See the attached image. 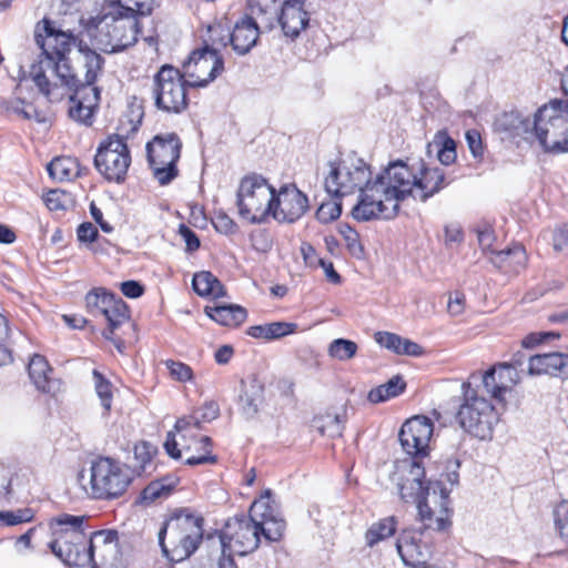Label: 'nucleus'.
Returning <instances> with one entry per match:
<instances>
[{"label":"nucleus","instance_id":"nucleus-24","mask_svg":"<svg viewBox=\"0 0 568 568\" xmlns=\"http://www.w3.org/2000/svg\"><path fill=\"white\" fill-rule=\"evenodd\" d=\"M79 64H80V88L84 90L99 89L95 83L104 71V58L92 49L82 39L78 42Z\"/></svg>","mask_w":568,"mask_h":568},{"label":"nucleus","instance_id":"nucleus-14","mask_svg":"<svg viewBox=\"0 0 568 568\" xmlns=\"http://www.w3.org/2000/svg\"><path fill=\"white\" fill-rule=\"evenodd\" d=\"M130 164L131 154L124 136L112 134L99 144L94 166L109 182L122 183Z\"/></svg>","mask_w":568,"mask_h":568},{"label":"nucleus","instance_id":"nucleus-15","mask_svg":"<svg viewBox=\"0 0 568 568\" xmlns=\"http://www.w3.org/2000/svg\"><path fill=\"white\" fill-rule=\"evenodd\" d=\"M219 539L222 551L245 556L258 547L260 526L251 514L233 517L226 521Z\"/></svg>","mask_w":568,"mask_h":568},{"label":"nucleus","instance_id":"nucleus-2","mask_svg":"<svg viewBox=\"0 0 568 568\" xmlns=\"http://www.w3.org/2000/svg\"><path fill=\"white\" fill-rule=\"evenodd\" d=\"M425 467L415 458L396 465L390 479L396 484L400 498L417 504L425 529L444 530L448 525L449 491L442 481L424 483Z\"/></svg>","mask_w":568,"mask_h":568},{"label":"nucleus","instance_id":"nucleus-63","mask_svg":"<svg viewBox=\"0 0 568 568\" xmlns=\"http://www.w3.org/2000/svg\"><path fill=\"white\" fill-rule=\"evenodd\" d=\"M559 337H560V334L555 333V332L530 334L523 339V346L526 348H530V347H534L535 345L545 343L548 339H557Z\"/></svg>","mask_w":568,"mask_h":568},{"label":"nucleus","instance_id":"nucleus-35","mask_svg":"<svg viewBox=\"0 0 568 568\" xmlns=\"http://www.w3.org/2000/svg\"><path fill=\"white\" fill-rule=\"evenodd\" d=\"M52 372L48 361L39 354L33 355L28 366L29 376L40 392L50 393L53 390L54 381L49 374Z\"/></svg>","mask_w":568,"mask_h":568},{"label":"nucleus","instance_id":"nucleus-62","mask_svg":"<svg viewBox=\"0 0 568 568\" xmlns=\"http://www.w3.org/2000/svg\"><path fill=\"white\" fill-rule=\"evenodd\" d=\"M444 242L447 247H450L454 244H459L464 240L463 229L459 223L452 222L446 224L444 227Z\"/></svg>","mask_w":568,"mask_h":568},{"label":"nucleus","instance_id":"nucleus-7","mask_svg":"<svg viewBox=\"0 0 568 568\" xmlns=\"http://www.w3.org/2000/svg\"><path fill=\"white\" fill-rule=\"evenodd\" d=\"M85 516L60 514L49 520L52 540L51 551L69 566H81V552L85 550Z\"/></svg>","mask_w":568,"mask_h":568},{"label":"nucleus","instance_id":"nucleus-9","mask_svg":"<svg viewBox=\"0 0 568 568\" xmlns=\"http://www.w3.org/2000/svg\"><path fill=\"white\" fill-rule=\"evenodd\" d=\"M29 77L48 101L58 102L65 95L80 88L82 81L69 63L68 57L54 59L51 68H47L44 62L32 63Z\"/></svg>","mask_w":568,"mask_h":568},{"label":"nucleus","instance_id":"nucleus-5","mask_svg":"<svg viewBox=\"0 0 568 568\" xmlns=\"http://www.w3.org/2000/svg\"><path fill=\"white\" fill-rule=\"evenodd\" d=\"M203 521L186 510L175 511L159 531L163 554L176 562L189 558L203 539Z\"/></svg>","mask_w":568,"mask_h":568},{"label":"nucleus","instance_id":"nucleus-8","mask_svg":"<svg viewBox=\"0 0 568 568\" xmlns=\"http://www.w3.org/2000/svg\"><path fill=\"white\" fill-rule=\"evenodd\" d=\"M463 403L457 412V420L469 435L480 439L493 438L494 426L498 423V415L491 403L479 396L470 383H464Z\"/></svg>","mask_w":568,"mask_h":568},{"label":"nucleus","instance_id":"nucleus-23","mask_svg":"<svg viewBox=\"0 0 568 568\" xmlns=\"http://www.w3.org/2000/svg\"><path fill=\"white\" fill-rule=\"evenodd\" d=\"M423 535L422 529H404L400 531L396 541V549L405 566L418 567L426 564L429 557V547L423 540Z\"/></svg>","mask_w":568,"mask_h":568},{"label":"nucleus","instance_id":"nucleus-17","mask_svg":"<svg viewBox=\"0 0 568 568\" xmlns=\"http://www.w3.org/2000/svg\"><path fill=\"white\" fill-rule=\"evenodd\" d=\"M184 77H189V87H206L224 70V61L217 49L204 45L194 50L183 64Z\"/></svg>","mask_w":568,"mask_h":568},{"label":"nucleus","instance_id":"nucleus-27","mask_svg":"<svg viewBox=\"0 0 568 568\" xmlns=\"http://www.w3.org/2000/svg\"><path fill=\"white\" fill-rule=\"evenodd\" d=\"M70 94L69 116L84 125H91L94 109L100 100V89H75Z\"/></svg>","mask_w":568,"mask_h":568},{"label":"nucleus","instance_id":"nucleus-12","mask_svg":"<svg viewBox=\"0 0 568 568\" xmlns=\"http://www.w3.org/2000/svg\"><path fill=\"white\" fill-rule=\"evenodd\" d=\"M131 481L130 468L111 458H99L91 466V495L93 498H116L125 493Z\"/></svg>","mask_w":568,"mask_h":568},{"label":"nucleus","instance_id":"nucleus-16","mask_svg":"<svg viewBox=\"0 0 568 568\" xmlns=\"http://www.w3.org/2000/svg\"><path fill=\"white\" fill-rule=\"evenodd\" d=\"M199 432L192 430V435L189 438H184L182 432H169L164 443L166 453L174 459H180L184 456V463L190 466L215 464L217 459L211 453V438L200 435Z\"/></svg>","mask_w":568,"mask_h":568},{"label":"nucleus","instance_id":"nucleus-28","mask_svg":"<svg viewBox=\"0 0 568 568\" xmlns=\"http://www.w3.org/2000/svg\"><path fill=\"white\" fill-rule=\"evenodd\" d=\"M261 33L260 24L252 17L244 16L237 20L230 31L232 49L239 54L248 53L257 43Z\"/></svg>","mask_w":568,"mask_h":568},{"label":"nucleus","instance_id":"nucleus-11","mask_svg":"<svg viewBox=\"0 0 568 568\" xmlns=\"http://www.w3.org/2000/svg\"><path fill=\"white\" fill-rule=\"evenodd\" d=\"M189 81L179 69L164 64L153 77L152 99L158 110L166 114H181L189 108Z\"/></svg>","mask_w":568,"mask_h":568},{"label":"nucleus","instance_id":"nucleus-22","mask_svg":"<svg viewBox=\"0 0 568 568\" xmlns=\"http://www.w3.org/2000/svg\"><path fill=\"white\" fill-rule=\"evenodd\" d=\"M434 432L432 420L425 416H415L406 420L398 434L403 449L414 457L427 455Z\"/></svg>","mask_w":568,"mask_h":568},{"label":"nucleus","instance_id":"nucleus-4","mask_svg":"<svg viewBox=\"0 0 568 568\" xmlns=\"http://www.w3.org/2000/svg\"><path fill=\"white\" fill-rule=\"evenodd\" d=\"M81 23L97 48L106 53L122 51L138 41L139 20L134 14H126L121 6L108 3L101 14L90 17Z\"/></svg>","mask_w":568,"mask_h":568},{"label":"nucleus","instance_id":"nucleus-59","mask_svg":"<svg viewBox=\"0 0 568 568\" xmlns=\"http://www.w3.org/2000/svg\"><path fill=\"white\" fill-rule=\"evenodd\" d=\"M552 248L557 253L568 254V225L562 224L554 230Z\"/></svg>","mask_w":568,"mask_h":568},{"label":"nucleus","instance_id":"nucleus-55","mask_svg":"<svg viewBox=\"0 0 568 568\" xmlns=\"http://www.w3.org/2000/svg\"><path fill=\"white\" fill-rule=\"evenodd\" d=\"M554 517H555V525H556V528H557L560 537L568 545V501L567 500H564L556 506V508L554 510Z\"/></svg>","mask_w":568,"mask_h":568},{"label":"nucleus","instance_id":"nucleus-21","mask_svg":"<svg viewBox=\"0 0 568 568\" xmlns=\"http://www.w3.org/2000/svg\"><path fill=\"white\" fill-rule=\"evenodd\" d=\"M251 516L260 526V536L267 541H278L284 535L285 520L281 516L272 491L266 489L251 506Z\"/></svg>","mask_w":568,"mask_h":568},{"label":"nucleus","instance_id":"nucleus-46","mask_svg":"<svg viewBox=\"0 0 568 568\" xmlns=\"http://www.w3.org/2000/svg\"><path fill=\"white\" fill-rule=\"evenodd\" d=\"M338 232L343 236L349 254L356 258H363L365 252L364 246L359 241V234L348 224H342L338 229Z\"/></svg>","mask_w":568,"mask_h":568},{"label":"nucleus","instance_id":"nucleus-41","mask_svg":"<svg viewBox=\"0 0 568 568\" xmlns=\"http://www.w3.org/2000/svg\"><path fill=\"white\" fill-rule=\"evenodd\" d=\"M406 387L404 379L396 375L387 383L382 384L369 390L367 399L373 404L386 402L390 398L399 396Z\"/></svg>","mask_w":568,"mask_h":568},{"label":"nucleus","instance_id":"nucleus-45","mask_svg":"<svg viewBox=\"0 0 568 568\" xmlns=\"http://www.w3.org/2000/svg\"><path fill=\"white\" fill-rule=\"evenodd\" d=\"M115 295L108 293L103 288H94L90 291L85 296V303L89 312L94 315L103 314L104 310L112 303Z\"/></svg>","mask_w":568,"mask_h":568},{"label":"nucleus","instance_id":"nucleus-49","mask_svg":"<svg viewBox=\"0 0 568 568\" xmlns=\"http://www.w3.org/2000/svg\"><path fill=\"white\" fill-rule=\"evenodd\" d=\"M483 385L487 393L495 399L503 402L506 394V384L499 381L496 368L491 367L483 375Z\"/></svg>","mask_w":568,"mask_h":568},{"label":"nucleus","instance_id":"nucleus-60","mask_svg":"<svg viewBox=\"0 0 568 568\" xmlns=\"http://www.w3.org/2000/svg\"><path fill=\"white\" fill-rule=\"evenodd\" d=\"M215 230L222 234H233L237 230L236 223L224 212H217L213 219Z\"/></svg>","mask_w":568,"mask_h":568},{"label":"nucleus","instance_id":"nucleus-31","mask_svg":"<svg viewBox=\"0 0 568 568\" xmlns=\"http://www.w3.org/2000/svg\"><path fill=\"white\" fill-rule=\"evenodd\" d=\"M250 16L260 24V29L272 30L277 23L281 3L278 0H250Z\"/></svg>","mask_w":568,"mask_h":568},{"label":"nucleus","instance_id":"nucleus-10","mask_svg":"<svg viewBox=\"0 0 568 568\" xmlns=\"http://www.w3.org/2000/svg\"><path fill=\"white\" fill-rule=\"evenodd\" d=\"M275 189L260 174L244 176L236 193L241 219L251 224H263L271 215Z\"/></svg>","mask_w":568,"mask_h":568},{"label":"nucleus","instance_id":"nucleus-3","mask_svg":"<svg viewBox=\"0 0 568 568\" xmlns=\"http://www.w3.org/2000/svg\"><path fill=\"white\" fill-rule=\"evenodd\" d=\"M387 178L389 207L386 219L397 214L398 203L407 196L425 202L445 186L444 171L440 168H428L423 162L416 170L402 160L390 162L387 165Z\"/></svg>","mask_w":568,"mask_h":568},{"label":"nucleus","instance_id":"nucleus-64","mask_svg":"<svg viewBox=\"0 0 568 568\" xmlns=\"http://www.w3.org/2000/svg\"><path fill=\"white\" fill-rule=\"evenodd\" d=\"M179 233L184 240L186 244V250L189 252H194L200 247V240L195 232H193L190 227L184 224L180 225Z\"/></svg>","mask_w":568,"mask_h":568},{"label":"nucleus","instance_id":"nucleus-30","mask_svg":"<svg viewBox=\"0 0 568 568\" xmlns=\"http://www.w3.org/2000/svg\"><path fill=\"white\" fill-rule=\"evenodd\" d=\"M219 414L220 409L215 403H206L201 410L179 418L174 425V430L182 432L183 437L189 438V436L192 435V430H201L203 423L214 420L217 418Z\"/></svg>","mask_w":568,"mask_h":568},{"label":"nucleus","instance_id":"nucleus-47","mask_svg":"<svg viewBox=\"0 0 568 568\" xmlns=\"http://www.w3.org/2000/svg\"><path fill=\"white\" fill-rule=\"evenodd\" d=\"M110 3L121 6L126 14H134L138 19L151 14L154 8V0H116Z\"/></svg>","mask_w":568,"mask_h":568},{"label":"nucleus","instance_id":"nucleus-6","mask_svg":"<svg viewBox=\"0 0 568 568\" xmlns=\"http://www.w3.org/2000/svg\"><path fill=\"white\" fill-rule=\"evenodd\" d=\"M531 135L546 153H568V103L555 100L540 108L532 121Z\"/></svg>","mask_w":568,"mask_h":568},{"label":"nucleus","instance_id":"nucleus-57","mask_svg":"<svg viewBox=\"0 0 568 568\" xmlns=\"http://www.w3.org/2000/svg\"><path fill=\"white\" fill-rule=\"evenodd\" d=\"M496 368V374L498 376V379L506 384V390H510L511 387L520 382V376L518 371L514 369L511 365H508L506 363H501L497 366H494Z\"/></svg>","mask_w":568,"mask_h":568},{"label":"nucleus","instance_id":"nucleus-53","mask_svg":"<svg viewBox=\"0 0 568 568\" xmlns=\"http://www.w3.org/2000/svg\"><path fill=\"white\" fill-rule=\"evenodd\" d=\"M34 517L31 508L0 511V523L4 526H17L23 523H30Z\"/></svg>","mask_w":568,"mask_h":568},{"label":"nucleus","instance_id":"nucleus-37","mask_svg":"<svg viewBox=\"0 0 568 568\" xmlns=\"http://www.w3.org/2000/svg\"><path fill=\"white\" fill-rule=\"evenodd\" d=\"M192 286L200 296L219 298L226 295L223 284L215 275L207 271L195 273L192 280Z\"/></svg>","mask_w":568,"mask_h":568},{"label":"nucleus","instance_id":"nucleus-36","mask_svg":"<svg viewBox=\"0 0 568 568\" xmlns=\"http://www.w3.org/2000/svg\"><path fill=\"white\" fill-rule=\"evenodd\" d=\"M297 331L296 323L272 322L262 325H254L247 328V335L253 338L265 341L278 339Z\"/></svg>","mask_w":568,"mask_h":568},{"label":"nucleus","instance_id":"nucleus-38","mask_svg":"<svg viewBox=\"0 0 568 568\" xmlns=\"http://www.w3.org/2000/svg\"><path fill=\"white\" fill-rule=\"evenodd\" d=\"M102 316L108 322V328L103 331V336L111 341H113L114 331L130 318L126 304L118 296L104 310Z\"/></svg>","mask_w":568,"mask_h":568},{"label":"nucleus","instance_id":"nucleus-58","mask_svg":"<svg viewBox=\"0 0 568 568\" xmlns=\"http://www.w3.org/2000/svg\"><path fill=\"white\" fill-rule=\"evenodd\" d=\"M154 453V448L146 442H141L134 446V458L136 459L141 470H146Z\"/></svg>","mask_w":568,"mask_h":568},{"label":"nucleus","instance_id":"nucleus-43","mask_svg":"<svg viewBox=\"0 0 568 568\" xmlns=\"http://www.w3.org/2000/svg\"><path fill=\"white\" fill-rule=\"evenodd\" d=\"M345 415L326 412L313 419L314 427L328 437H338L343 433Z\"/></svg>","mask_w":568,"mask_h":568},{"label":"nucleus","instance_id":"nucleus-52","mask_svg":"<svg viewBox=\"0 0 568 568\" xmlns=\"http://www.w3.org/2000/svg\"><path fill=\"white\" fill-rule=\"evenodd\" d=\"M342 214V203L336 200L324 202L315 213V217L323 224H328L337 220Z\"/></svg>","mask_w":568,"mask_h":568},{"label":"nucleus","instance_id":"nucleus-44","mask_svg":"<svg viewBox=\"0 0 568 568\" xmlns=\"http://www.w3.org/2000/svg\"><path fill=\"white\" fill-rule=\"evenodd\" d=\"M358 346L355 342L346 338H336L329 343L327 354L339 362H347L356 356Z\"/></svg>","mask_w":568,"mask_h":568},{"label":"nucleus","instance_id":"nucleus-26","mask_svg":"<svg viewBox=\"0 0 568 568\" xmlns=\"http://www.w3.org/2000/svg\"><path fill=\"white\" fill-rule=\"evenodd\" d=\"M528 374L530 376L549 375L565 379L568 377V354L552 352L530 356Z\"/></svg>","mask_w":568,"mask_h":568},{"label":"nucleus","instance_id":"nucleus-19","mask_svg":"<svg viewBox=\"0 0 568 568\" xmlns=\"http://www.w3.org/2000/svg\"><path fill=\"white\" fill-rule=\"evenodd\" d=\"M310 209L308 197L295 184H285L274 191L271 215L280 223H295Z\"/></svg>","mask_w":568,"mask_h":568},{"label":"nucleus","instance_id":"nucleus-39","mask_svg":"<svg viewBox=\"0 0 568 568\" xmlns=\"http://www.w3.org/2000/svg\"><path fill=\"white\" fill-rule=\"evenodd\" d=\"M497 126L511 136L532 133V122L518 111L505 112L498 118Z\"/></svg>","mask_w":568,"mask_h":568},{"label":"nucleus","instance_id":"nucleus-54","mask_svg":"<svg viewBox=\"0 0 568 568\" xmlns=\"http://www.w3.org/2000/svg\"><path fill=\"white\" fill-rule=\"evenodd\" d=\"M164 364L173 379L181 383L190 382L193 379V371L187 364L173 359H168L164 362Z\"/></svg>","mask_w":568,"mask_h":568},{"label":"nucleus","instance_id":"nucleus-32","mask_svg":"<svg viewBox=\"0 0 568 568\" xmlns=\"http://www.w3.org/2000/svg\"><path fill=\"white\" fill-rule=\"evenodd\" d=\"M374 339L382 347L397 355L419 356L423 354V347L420 345L395 333L377 332L374 335Z\"/></svg>","mask_w":568,"mask_h":568},{"label":"nucleus","instance_id":"nucleus-61","mask_svg":"<svg viewBox=\"0 0 568 568\" xmlns=\"http://www.w3.org/2000/svg\"><path fill=\"white\" fill-rule=\"evenodd\" d=\"M68 195L60 190H51L44 196V203L50 211H60L65 209Z\"/></svg>","mask_w":568,"mask_h":568},{"label":"nucleus","instance_id":"nucleus-51","mask_svg":"<svg viewBox=\"0 0 568 568\" xmlns=\"http://www.w3.org/2000/svg\"><path fill=\"white\" fill-rule=\"evenodd\" d=\"M435 143L442 145L437 152L439 162L444 165H449L456 160V143L446 134H438Z\"/></svg>","mask_w":568,"mask_h":568},{"label":"nucleus","instance_id":"nucleus-13","mask_svg":"<svg viewBox=\"0 0 568 568\" xmlns=\"http://www.w3.org/2000/svg\"><path fill=\"white\" fill-rule=\"evenodd\" d=\"M182 142L176 133L155 135L146 144V153L153 175L161 185L169 184L178 175Z\"/></svg>","mask_w":568,"mask_h":568},{"label":"nucleus","instance_id":"nucleus-25","mask_svg":"<svg viewBox=\"0 0 568 568\" xmlns=\"http://www.w3.org/2000/svg\"><path fill=\"white\" fill-rule=\"evenodd\" d=\"M310 22V14L303 0H285L281 4L277 23L285 37L295 39Z\"/></svg>","mask_w":568,"mask_h":568},{"label":"nucleus","instance_id":"nucleus-50","mask_svg":"<svg viewBox=\"0 0 568 568\" xmlns=\"http://www.w3.org/2000/svg\"><path fill=\"white\" fill-rule=\"evenodd\" d=\"M173 488L172 483H164V480L151 481L141 493V499L144 503H153L160 498L169 496Z\"/></svg>","mask_w":568,"mask_h":568},{"label":"nucleus","instance_id":"nucleus-34","mask_svg":"<svg viewBox=\"0 0 568 568\" xmlns=\"http://www.w3.org/2000/svg\"><path fill=\"white\" fill-rule=\"evenodd\" d=\"M490 261L499 268L518 273L527 265V253L521 244L494 252Z\"/></svg>","mask_w":568,"mask_h":568},{"label":"nucleus","instance_id":"nucleus-29","mask_svg":"<svg viewBox=\"0 0 568 568\" xmlns=\"http://www.w3.org/2000/svg\"><path fill=\"white\" fill-rule=\"evenodd\" d=\"M264 398V385L256 375L240 382L239 405L245 418H254Z\"/></svg>","mask_w":568,"mask_h":568},{"label":"nucleus","instance_id":"nucleus-1","mask_svg":"<svg viewBox=\"0 0 568 568\" xmlns=\"http://www.w3.org/2000/svg\"><path fill=\"white\" fill-rule=\"evenodd\" d=\"M388 184L387 166L373 178L371 165L355 154H349L337 163L331 162L324 181L326 192L337 199L359 192L358 202L352 210V215L357 221L386 219L389 207L386 193Z\"/></svg>","mask_w":568,"mask_h":568},{"label":"nucleus","instance_id":"nucleus-40","mask_svg":"<svg viewBox=\"0 0 568 568\" xmlns=\"http://www.w3.org/2000/svg\"><path fill=\"white\" fill-rule=\"evenodd\" d=\"M397 524L395 516H388L373 523L364 536L366 546L372 548L392 537L396 532Z\"/></svg>","mask_w":568,"mask_h":568},{"label":"nucleus","instance_id":"nucleus-42","mask_svg":"<svg viewBox=\"0 0 568 568\" xmlns=\"http://www.w3.org/2000/svg\"><path fill=\"white\" fill-rule=\"evenodd\" d=\"M47 169L50 176L58 181H69L79 175V163L77 159L70 156L53 159Z\"/></svg>","mask_w":568,"mask_h":568},{"label":"nucleus","instance_id":"nucleus-20","mask_svg":"<svg viewBox=\"0 0 568 568\" xmlns=\"http://www.w3.org/2000/svg\"><path fill=\"white\" fill-rule=\"evenodd\" d=\"M44 36L40 32V23L36 31V42L42 50L43 58L38 62H44L47 68H51L54 59H62L70 53L72 45L78 47L79 40L72 34L57 30L49 19L42 20Z\"/></svg>","mask_w":568,"mask_h":568},{"label":"nucleus","instance_id":"nucleus-33","mask_svg":"<svg viewBox=\"0 0 568 568\" xmlns=\"http://www.w3.org/2000/svg\"><path fill=\"white\" fill-rule=\"evenodd\" d=\"M204 312L214 322L230 327L241 325L247 317L246 310L236 304L206 306Z\"/></svg>","mask_w":568,"mask_h":568},{"label":"nucleus","instance_id":"nucleus-48","mask_svg":"<svg viewBox=\"0 0 568 568\" xmlns=\"http://www.w3.org/2000/svg\"><path fill=\"white\" fill-rule=\"evenodd\" d=\"M93 381L97 395L101 400V405L105 412H109L112 406V384L104 378V376L97 369L93 371Z\"/></svg>","mask_w":568,"mask_h":568},{"label":"nucleus","instance_id":"nucleus-18","mask_svg":"<svg viewBox=\"0 0 568 568\" xmlns=\"http://www.w3.org/2000/svg\"><path fill=\"white\" fill-rule=\"evenodd\" d=\"M92 564L93 568H118L121 564L118 532L100 530L91 535L89 546L81 552V566Z\"/></svg>","mask_w":568,"mask_h":568},{"label":"nucleus","instance_id":"nucleus-56","mask_svg":"<svg viewBox=\"0 0 568 568\" xmlns=\"http://www.w3.org/2000/svg\"><path fill=\"white\" fill-rule=\"evenodd\" d=\"M209 39L211 41L210 48H225L230 42V29L227 27L222 26V23H215L213 26H210Z\"/></svg>","mask_w":568,"mask_h":568}]
</instances>
